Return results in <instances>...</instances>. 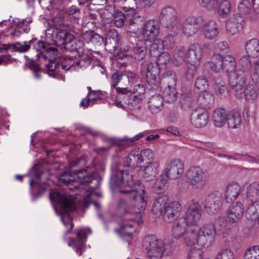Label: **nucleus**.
I'll use <instances>...</instances> for the list:
<instances>
[{
    "instance_id": "13d9d810",
    "label": "nucleus",
    "mask_w": 259,
    "mask_h": 259,
    "mask_svg": "<svg viewBox=\"0 0 259 259\" xmlns=\"http://www.w3.org/2000/svg\"><path fill=\"white\" fill-rule=\"evenodd\" d=\"M124 6L122 8V10L128 15L137 16L135 11L136 6V0H124Z\"/></svg>"
},
{
    "instance_id": "5701e85b",
    "label": "nucleus",
    "mask_w": 259,
    "mask_h": 259,
    "mask_svg": "<svg viewBox=\"0 0 259 259\" xmlns=\"http://www.w3.org/2000/svg\"><path fill=\"white\" fill-rule=\"evenodd\" d=\"M79 35L85 42L91 44L92 46L96 48L101 46L104 41L103 36L97 33L94 30L79 32Z\"/></svg>"
},
{
    "instance_id": "f704fd0d",
    "label": "nucleus",
    "mask_w": 259,
    "mask_h": 259,
    "mask_svg": "<svg viewBox=\"0 0 259 259\" xmlns=\"http://www.w3.org/2000/svg\"><path fill=\"white\" fill-rule=\"evenodd\" d=\"M195 105V102L188 93L181 94L178 102L179 107L184 111H189L192 109Z\"/></svg>"
},
{
    "instance_id": "9d476101",
    "label": "nucleus",
    "mask_w": 259,
    "mask_h": 259,
    "mask_svg": "<svg viewBox=\"0 0 259 259\" xmlns=\"http://www.w3.org/2000/svg\"><path fill=\"white\" fill-rule=\"evenodd\" d=\"M209 178L208 171L199 166H192L187 173V179L189 184L194 188L201 189L206 184Z\"/></svg>"
},
{
    "instance_id": "4be33fe9",
    "label": "nucleus",
    "mask_w": 259,
    "mask_h": 259,
    "mask_svg": "<svg viewBox=\"0 0 259 259\" xmlns=\"http://www.w3.org/2000/svg\"><path fill=\"white\" fill-rule=\"evenodd\" d=\"M243 18L239 14L232 16L226 22V30L228 34L234 35L242 29Z\"/></svg>"
},
{
    "instance_id": "6ab92c4d",
    "label": "nucleus",
    "mask_w": 259,
    "mask_h": 259,
    "mask_svg": "<svg viewBox=\"0 0 259 259\" xmlns=\"http://www.w3.org/2000/svg\"><path fill=\"white\" fill-rule=\"evenodd\" d=\"M114 15L115 25L121 28L124 24L132 25L137 22L138 19L141 18L140 16H134V15H128L126 12L117 10Z\"/></svg>"
},
{
    "instance_id": "c756f323",
    "label": "nucleus",
    "mask_w": 259,
    "mask_h": 259,
    "mask_svg": "<svg viewBox=\"0 0 259 259\" xmlns=\"http://www.w3.org/2000/svg\"><path fill=\"white\" fill-rule=\"evenodd\" d=\"M218 33V25L215 21L210 20L204 24L203 34L206 38L212 39L217 37Z\"/></svg>"
},
{
    "instance_id": "e433bc0d",
    "label": "nucleus",
    "mask_w": 259,
    "mask_h": 259,
    "mask_svg": "<svg viewBox=\"0 0 259 259\" xmlns=\"http://www.w3.org/2000/svg\"><path fill=\"white\" fill-rule=\"evenodd\" d=\"M247 55L250 57L255 58L259 56V40L256 38L247 41L245 45Z\"/></svg>"
},
{
    "instance_id": "393cba45",
    "label": "nucleus",
    "mask_w": 259,
    "mask_h": 259,
    "mask_svg": "<svg viewBox=\"0 0 259 259\" xmlns=\"http://www.w3.org/2000/svg\"><path fill=\"white\" fill-rule=\"evenodd\" d=\"M120 40V35L116 31L107 33L105 40V49L110 53H113L118 47Z\"/></svg>"
},
{
    "instance_id": "72a5a7b5",
    "label": "nucleus",
    "mask_w": 259,
    "mask_h": 259,
    "mask_svg": "<svg viewBox=\"0 0 259 259\" xmlns=\"http://www.w3.org/2000/svg\"><path fill=\"white\" fill-rule=\"evenodd\" d=\"M163 104V99L160 95L152 96L149 99L148 108L152 114L159 112Z\"/></svg>"
},
{
    "instance_id": "2f4dec72",
    "label": "nucleus",
    "mask_w": 259,
    "mask_h": 259,
    "mask_svg": "<svg viewBox=\"0 0 259 259\" xmlns=\"http://www.w3.org/2000/svg\"><path fill=\"white\" fill-rule=\"evenodd\" d=\"M147 42L143 40H138L134 47V58L138 61H142L147 54Z\"/></svg>"
},
{
    "instance_id": "864d4df0",
    "label": "nucleus",
    "mask_w": 259,
    "mask_h": 259,
    "mask_svg": "<svg viewBox=\"0 0 259 259\" xmlns=\"http://www.w3.org/2000/svg\"><path fill=\"white\" fill-rule=\"evenodd\" d=\"M197 232L194 229L187 230L185 234V240L188 245H193L197 243Z\"/></svg>"
},
{
    "instance_id": "6e6d98bb",
    "label": "nucleus",
    "mask_w": 259,
    "mask_h": 259,
    "mask_svg": "<svg viewBox=\"0 0 259 259\" xmlns=\"http://www.w3.org/2000/svg\"><path fill=\"white\" fill-rule=\"evenodd\" d=\"M223 241L228 244V246L230 248L229 249L233 248L236 250L239 248L242 242L241 238L237 236L233 238L231 237L230 239H226V237L224 236Z\"/></svg>"
},
{
    "instance_id": "c9c22d12",
    "label": "nucleus",
    "mask_w": 259,
    "mask_h": 259,
    "mask_svg": "<svg viewBox=\"0 0 259 259\" xmlns=\"http://www.w3.org/2000/svg\"><path fill=\"white\" fill-rule=\"evenodd\" d=\"M89 93L86 97L82 100L80 105L84 108H87L90 105L91 101L95 102L98 99H101L100 95L102 94L101 91L92 90L91 87H88Z\"/></svg>"
},
{
    "instance_id": "4468645a",
    "label": "nucleus",
    "mask_w": 259,
    "mask_h": 259,
    "mask_svg": "<svg viewBox=\"0 0 259 259\" xmlns=\"http://www.w3.org/2000/svg\"><path fill=\"white\" fill-rule=\"evenodd\" d=\"M201 210L198 203L190 204L185 212L184 219L187 226H196L201 216Z\"/></svg>"
},
{
    "instance_id": "5fc2aeb1",
    "label": "nucleus",
    "mask_w": 259,
    "mask_h": 259,
    "mask_svg": "<svg viewBox=\"0 0 259 259\" xmlns=\"http://www.w3.org/2000/svg\"><path fill=\"white\" fill-rule=\"evenodd\" d=\"M199 65L188 64L184 72V77L188 80H192L196 75L197 68Z\"/></svg>"
},
{
    "instance_id": "0e129e2a",
    "label": "nucleus",
    "mask_w": 259,
    "mask_h": 259,
    "mask_svg": "<svg viewBox=\"0 0 259 259\" xmlns=\"http://www.w3.org/2000/svg\"><path fill=\"white\" fill-rule=\"evenodd\" d=\"M244 259H259V246H254L248 249Z\"/></svg>"
},
{
    "instance_id": "69168bd1",
    "label": "nucleus",
    "mask_w": 259,
    "mask_h": 259,
    "mask_svg": "<svg viewBox=\"0 0 259 259\" xmlns=\"http://www.w3.org/2000/svg\"><path fill=\"white\" fill-rule=\"evenodd\" d=\"M251 7L249 0H242L238 5V10L242 14L247 15L250 13Z\"/></svg>"
},
{
    "instance_id": "c03bdc74",
    "label": "nucleus",
    "mask_w": 259,
    "mask_h": 259,
    "mask_svg": "<svg viewBox=\"0 0 259 259\" xmlns=\"http://www.w3.org/2000/svg\"><path fill=\"white\" fill-rule=\"evenodd\" d=\"M169 180L162 174L157 179L154 183L153 189L155 193L160 194L167 188V180Z\"/></svg>"
},
{
    "instance_id": "412c9836",
    "label": "nucleus",
    "mask_w": 259,
    "mask_h": 259,
    "mask_svg": "<svg viewBox=\"0 0 259 259\" xmlns=\"http://www.w3.org/2000/svg\"><path fill=\"white\" fill-rule=\"evenodd\" d=\"M227 211L228 221L231 223H237L243 216L244 207L240 201L231 203Z\"/></svg>"
},
{
    "instance_id": "09e8293b",
    "label": "nucleus",
    "mask_w": 259,
    "mask_h": 259,
    "mask_svg": "<svg viewBox=\"0 0 259 259\" xmlns=\"http://www.w3.org/2000/svg\"><path fill=\"white\" fill-rule=\"evenodd\" d=\"M199 99L201 102V104L207 108H209L214 103L213 95L207 91L201 92Z\"/></svg>"
},
{
    "instance_id": "7c9ffc66",
    "label": "nucleus",
    "mask_w": 259,
    "mask_h": 259,
    "mask_svg": "<svg viewBox=\"0 0 259 259\" xmlns=\"http://www.w3.org/2000/svg\"><path fill=\"white\" fill-rule=\"evenodd\" d=\"M83 40H80L75 39L73 35V38L65 46V49L66 51L73 52L75 51L78 56L80 57L84 51Z\"/></svg>"
},
{
    "instance_id": "e2e57ef3",
    "label": "nucleus",
    "mask_w": 259,
    "mask_h": 259,
    "mask_svg": "<svg viewBox=\"0 0 259 259\" xmlns=\"http://www.w3.org/2000/svg\"><path fill=\"white\" fill-rule=\"evenodd\" d=\"M250 56L248 55L242 56L239 60V64L241 67L242 71L248 72L251 68V63L250 59Z\"/></svg>"
},
{
    "instance_id": "338daca9",
    "label": "nucleus",
    "mask_w": 259,
    "mask_h": 259,
    "mask_svg": "<svg viewBox=\"0 0 259 259\" xmlns=\"http://www.w3.org/2000/svg\"><path fill=\"white\" fill-rule=\"evenodd\" d=\"M66 13L75 21H78L80 16V10L75 6H72L69 8L66 11Z\"/></svg>"
},
{
    "instance_id": "f3484780",
    "label": "nucleus",
    "mask_w": 259,
    "mask_h": 259,
    "mask_svg": "<svg viewBox=\"0 0 259 259\" xmlns=\"http://www.w3.org/2000/svg\"><path fill=\"white\" fill-rule=\"evenodd\" d=\"M184 171L183 163L180 159H174L164 170V176L169 180H175L182 175Z\"/></svg>"
},
{
    "instance_id": "c85d7f7f",
    "label": "nucleus",
    "mask_w": 259,
    "mask_h": 259,
    "mask_svg": "<svg viewBox=\"0 0 259 259\" xmlns=\"http://www.w3.org/2000/svg\"><path fill=\"white\" fill-rule=\"evenodd\" d=\"M224 57L221 54H214L211 57V60L207 62L205 65L212 71L217 73L223 70Z\"/></svg>"
},
{
    "instance_id": "ea45409f",
    "label": "nucleus",
    "mask_w": 259,
    "mask_h": 259,
    "mask_svg": "<svg viewBox=\"0 0 259 259\" xmlns=\"http://www.w3.org/2000/svg\"><path fill=\"white\" fill-rule=\"evenodd\" d=\"M141 72L142 74H160V68L156 64L155 66L149 61H144L141 65Z\"/></svg>"
},
{
    "instance_id": "a18cd8bd",
    "label": "nucleus",
    "mask_w": 259,
    "mask_h": 259,
    "mask_svg": "<svg viewBox=\"0 0 259 259\" xmlns=\"http://www.w3.org/2000/svg\"><path fill=\"white\" fill-rule=\"evenodd\" d=\"M160 74H149L146 76L147 88L150 90H156L160 84Z\"/></svg>"
},
{
    "instance_id": "603ef678",
    "label": "nucleus",
    "mask_w": 259,
    "mask_h": 259,
    "mask_svg": "<svg viewBox=\"0 0 259 259\" xmlns=\"http://www.w3.org/2000/svg\"><path fill=\"white\" fill-rule=\"evenodd\" d=\"M156 40L159 42L157 43L154 41L152 43L150 46L149 51V56L154 58H157L162 54L163 53L162 52L163 48H164L161 44L160 43V41L158 39Z\"/></svg>"
},
{
    "instance_id": "aec40b11",
    "label": "nucleus",
    "mask_w": 259,
    "mask_h": 259,
    "mask_svg": "<svg viewBox=\"0 0 259 259\" xmlns=\"http://www.w3.org/2000/svg\"><path fill=\"white\" fill-rule=\"evenodd\" d=\"M140 170L143 171V178L147 182L153 180L158 173L159 162L148 161L141 164Z\"/></svg>"
},
{
    "instance_id": "79ce46f5",
    "label": "nucleus",
    "mask_w": 259,
    "mask_h": 259,
    "mask_svg": "<svg viewBox=\"0 0 259 259\" xmlns=\"http://www.w3.org/2000/svg\"><path fill=\"white\" fill-rule=\"evenodd\" d=\"M231 9V5L228 0H223L220 2L218 1V6L217 10L219 16L222 18H226L229 15Z\"/></svg>"
},
{
    "instance_id": "49530a36",
    "label": "nucleus",
    "mask_w": 259,
    "mask_h": 259,
    "mask_svg": "<svg viewBox=\"0 0 259 259\" xmlns=\"http://www.w3.org/2000/svg\"><path fill=\"white\" fill-rule=\"evenodd\" d=\"M236 64L235 59L231 56L228 55L224 57L223 70L228 73H235Z\"/></svg>"
},
{
    "instance_id": "cd10ccee",
    "label": "nucleus",
    "mask_w": 259,
    "mask_h": 259,
    "mask_svg": "<svg viewBox=\"0 0 259 259\" xmlns=\"http://www.w3.org/2000/svg\"><path fill=\"white\" fill-rule=\"evenodd\" d=\"M228 111L224 108H218L214 110L212 115V120L215 126L223 127L227 119Z\"/></svg>"
},
{
    "instance_id": "680f3d73",
    "label": "nucleus",
    "mask_w": 259,
    "mask_h": 259,
    "mask_svg": "<svg viewBox=\"0 0 259 259\" xmlns=\"http://www.w3.org/2000/svg\"><path fill=\"white\" fill-rule=\"evenodd\" d=\"M186 232L184 226L179 222H177L172 227V234L177 239L180 238Z\"/></svg>"
},
{
    "instance_id": "de8ad7c7",
    "label": "nucleus",
    "mask_w": 259,
    "mask_h": 259,
    "mask_svg": "<svg viewBox=\"0 0 259 259\" xmlns=\"http://www.w3.org/2000/svg\"><path fill=\"white\" fill-rule=\"evenodd\" d=\"M214 240V238L211 236L202 234L199 232H197V244L201 247H209L212 244Z\"/></svg>"
},
{
    "instance_id": "39448f33",
    "label": "nucleus",
    "mask_w": 259,
    "mask_h": 259,
    "mask_svg": "<svg viewBox=\"0 0 259 259\" xmlns=\"http://www.w3.org/2000/svg\"><path fill=\"white\" fill-rule=\"evenodd\" d=\"M49 198L57 213L61 217V221L64 225H70L69 229L67 231V233H69L73 225L72 218L69 212L75 210V202L68 197L64 191L57 189L51 190Z\"/></svg>"
},
{
    "instance_id": "9b49d317",
    "label": "nucleus",
    "mask_w": 259,
    "mask_h": 259,
    "mask_svg": "<svg viewBox=\"0 0 259 259\" xmlns=\"http://www.w3.org/2000/svg\"><path fill=\"white\" fill-rule=\"evenodd\" d=\"M222 194L219 191H214L206 197L204 205L205 210L209 214H214L221 208L223 203Z\"/></svg>"
},
{
    "instance_id": "3c124183",
    "label": "nucleus",
    "mask_w": 259,
    "mask_h": 259,
    "mask_svg": "<svg viewBox=\"0 0 259 259\" xmlns=\"http://www.w3.org/2000/svg\"><path fill=\"white\" fill-rule=\"evenodd\" d=\"M105 141L109 144L108 146L106 147H101L99 148V150L101 151H108L112 146H118V147H124L123 144V140L121 139H117L115 138H109L106 139Z\"/></svg>"
},
{
    "instance_id": "0eeeda50",
    "label": "nucleus",
    "mask_w": 259,
    "mask_h": 259,
    "mask_svg": "<svg viewBox=\"0 0 259 259\" xmlns=\"http://www.w3.org/2000/svg\"><path fill=\"white\" fill-rule=\"evenodd\" d=\"M143 247L147 250L148 259H162L164 251L173 247V241L169 244L167 240L163 242L155 235H148L143 239Z\"/></svg>"
},
{
    "instance_id": "f257e3e1",
    "label": "nucleus",
    "mask_w": 259,
    "mask_h": 259,
    "mask_svg": "<svg viewBox=\"0 0 259 259\" xmlns=\"http://www.w3.org/2000/svg\"><path fill=\"white\" fill-rule=\"evenodd\" d=\"M35 47L38 52L36 60H30L28 66L37 78L41 77L38 72L40 71V65L42 64H44L48 74L56 77L60 65L62 69L67 71L75 63L72 58L62 56L59 53L57 48L51 46L50 43L46 41H39Z\"/></svg>"
},
{
    "instance_id": "bf43d9fd",
    "label": "nucleus",
    "mask_w": 259,
    "mask_h": 259,
    "mask_svg": "<svg viewBox=\"0 0 259 259\" xmlns=\"http://www.w3.org/2000/svg\"><path fill=\"white\" fill-rule=\"evenodd\" d=\"M140 155L142 157V164L145 163L148 161H157L154 158V154L153 151L150 149H145L141 151Z\"/></svg>"
},
{
    "instance_id": "a19ab883",
    "label": "nucleus",
    "mask_w": 259,
    "mask_h": 259,
    "mask_svg": "<svg viewBox=\"0 0 259 259\" xmlns=\"http://www.w3.org/2000/svg\"><path fill=\"white\" fill-rule=\"evenodd\" d=\"M244 95L246 101L254 100L258 95V88L254 84H248L244 90Z\"/></svg>"
},
{
    "instance_id": "7ed1b4c3",
    "label": "nucleus",
    "mask_w": 259,
    "mask_h": 259,
    "mask_svg": "<svg viewBox=\"0 0 259 259\" xmlns=\"http://www.w3.org/2000/svg\"><path fill=\"white\" fill-rule=\"evenodd\" d=\"M125 190H120V193L127 196L129 200L133 201V206L132 207L129 202L124 199L119 200L117 205V212L118 214L122 217L126 215H133L141 213L145 210L147 202L145 198L146 193L144 188L141 187L125 186Z\"/></svg>"
},
{
    "instance_id": "a211bd4d",
    "label": "nucleus",
    "mask_w": 259,
    "mask_h": 259,
    "mask_svg": "<svg viewBox=\"0 0 259 259\" xmlns=\"http://www.w3.org/2000/svg\"><path fill=\"white\" fill-rule=\"evenodd\" d=\"M67 31L66 29L56 28L55 33L56 42L59 45H63L65 48L66 44L72 40L73 34L79 35L80 31L78 29L69 28Z\"/></svg>"
},
{
    "instance_id": "20e7f679",
    "label": "nucleus",
    "mask_w": 259,
    "mask_h": 259,
    "mask_svg": "<svg viewBox=\"0 0 259 259\" xmlns=\"http://www.w3.org/2000/svg\"><path fill=\"white\" fill-rule=\"evenodd\" d=\"M73 172L76 175L75 177L67 171L59 174L58 176L59 183L61 185H68L76 182L80 186L89 187L91 193L94 192L99 186L100 177L97 171L94 170L89 172L87 168H79L73 170Z\"/></svg>"
},
{
    "instance_id": "052dcab7",
    "label": "nucleus",
    "mask_w": 259,
    "mask_h": 259,
    "mask_svg": "<svg viewBox=\"0 0 259 259\" xmlns=\"http://www.w3.org/2000/svg\"><path fill=\"white\" fill-rule=\"evenodd\" d=\"M208 83L206 78L202 76H198L195 82V88L200 92L206 91Z\"/></svg>"
},
{
    "instance_id": "2eb2a0df",
    "label": "nucleus",
    "mask_w": 259,
    "mask_h": 259,
    "mask_svg": "<svg viewBox=\"0 0 259 259\" xmlns=\"http://www.w3.org/2000/svg\"><path fill=\"white\" fill-rule=\"evenodd\" d=\"M142 33L146 42L155 41L159 33V28L154 20H148L144 24Z\"/></svg>"
},
{
    "instance_id": "4c0bfd02",
    "label": "nucleus",
    "mask_w": 259,
    "mask_h": 259,
    "mask_svg": "<svg viewBox=\"0 0 259 259\" xmlns=\"http://www.w3.org/2000/svg\"><path fill=\"white\" fill-rule=\"evenodd\" d=\"M77 238H72L71 243L74 245L77 252H82V248L85 245V241L87 238L85 230H79L76 234Z\"/></svg>"
},
{
    "instance_id": "6e6552de",
    "label": "nucleus",
    "mask_w": 259,
    "mask_h": 259,
    "mask_svg": "<svg viewBox=\"0 0 259 259\" xmlns=\"http://www.w3.org/2000/svg\"><path fill=\"white\" fill-rule=\"evenodd\" d=\"M29 173L32 176V178L29 180L30 193L32 199L35 200L42 196L50 185L47 182L40 181L43 171L39 164H35L31 168Z\"/></svg>"
},
{
    "instance_id": "f8f14e48",
    "label": "nucleus",
    "mask_w": 259,
    "mask_h": 259,
    "mask_svg": "<svg viewBox=\"0 0 259 259\" xmlns=\"http://www.w3.org/2000/svg\"><path fill=\"white\" fill-rule=\"evenodd\" d=\"M159 21L161 25L165 28H172L177 23V13L174 9L168 7L162 9Z\"/></svg>"
},
{
    "instance_id": "8fccbe9b",
    "label": "nucleus",
    "mask_w": 259,
    "mask_h": 259,
    "mask_svg": "<svg viewBox=\"0 0 259 259\" xmlns=\"http://www.w3.org/2000/svg\"><path fill=\"white\" fill-rule=\"evenodd\" d=\"M198 232L202 234L211 236L214 238L216 234V229L213 223H208L201 227Z\"/></svg>"
},
{
    "instance_id": "473e14b6",
    "label": "nucleus",
    "mask_w": 259,
    "mask_h": 259,
    "mask_svg": "<svg viewBox=\"0 0 259 259\" xmlns=\"http://www.w3.org/2000/svg\"><path fill=\"white\" fill-rule=\"evenodd\" d=\"M169 79H173L174 84L171 87L168 84L167 88H165L163 96L166 102L172 103L176 100L179 94L176 92V88L173 87L176 84V79H175V77H170Z\"/></svg>"
},
{
    "instance_id": "58836bf2",
    "label": "nucleus",
    "mask_w": 259,
    "mask_h": 259,
    "mask_svg": "<svg viewBox=\"0 0 259 259\" xmlns=\"http://www.w3.org/2000/svg\"><path fill=\"white\" fill-rule=\"evenodd\" d=\"M226 122L230 128H236L240 126L241 123V117L240 114L235 111L228 112Z\"/></svg>"
},
{
    "instance_id": "1a4fd4ad",
    "label": "nucleus",
    "mask_w": 259,
    "mask_h": 259,
    "mask_svg": "<svg viewBox=\"0 0 259 259\" xmlns=\"http://www.w3.org/2000/svg\"><path fill=\"white\" fill-rule=\"evenodd\" d=\"M246 198L252 203L245 211L246 218L250 221L259 220V182L250 184L247 189Z\"/></svg>"
},
{
    "instance_id": "f03ea898",
    "label": "nucleus",
    "mask_w": 259,
    "mask_h": 259,
    "mask_svg": "<svg viewBox=\"0 0 259 259\" xmlns=\"http://www.w3.org/2000/svg\"><path fill=\"white\" fill-rule=\"evenodd\" d=\"M142 157L140 154L132 151L126 157V163L118 160L111 166V175L110 185L113 187L132 186L145 188L140 180H135L132 174L130 172V167H139L140 168Z\"/></svg>"
},
{
    "instance_id": "bb28decb",
    "label": "nucleus",
    "mask_w": 259,
    "mask_h": 259,
    "mask_svg": "<svg viewBox=\"0 0 259 259\" xmlns=\"http://www.w3.org/2000/svg\"><path fill=\"white\" fill-rule=\"evenodd\" d=\"M241 191V187L236 183L229 184L226 188L224 198L227 203H231L236 199Z\"/></svg>"
},
{
    "instance_id": "ddd939ff",
    "label": "nucleus",
    "mask_w": 259,
    "mask_h": 259,
    "mask_svg": "<svg viewBox=\"0 0 259 259\" xmlns=\"http://www.w3.org/2000/svg\"><path fill=\"white\" fill-rule=\"evenodd\" d=\"M201 16H189L183 23V32L187 36H192L198 31L200 24L203 21Z\"/></svg>"
},
{
    "instance_id": "774afa93",
    "label": "nucleus",
    "mask_w": 259,
    "mask_h": 259,
    "mask_svg": "<svg viewBox=\"0 0 259 259\" xmlns=\"http://www.w3.org/2000/svg\"><path fill=\"white\" fill-rule=\"evenodd\" d=\"M201 6L208 10H217L218 6V0H199Z\"/></svg>"
},
{
    "instance_id": "4d7b16f0",
    "label": "nucleus",
    "mask_w": 259,
    "mask_h": 259,
    "mask_svg": "<svg viewBox=\"0 0 259 259\" xmlns=\"http://www.w3.org/2000/svg\"><path fill=\"white\" fill-rule=\"evenodd\" d=\"M120 227L114 229V231L117 233L121 238L126 239H131L133 237V233L125 231V229L127 228H133V226L130 224H124L120 223Z\"/></svg>"
},
{
    "instance_id": "37998d69",
    "label": "nucleus",
    "mask_w": 259,
    "mask_h": 259,
    "mask_svg": "<svg viewBox=\"0 0 259 259\" xmlns=\"http://www.w3.org/2000/svg\"><path fill=\"white\" fill-rule=\"evenodd\" d=\"M132 93L133 101H135L136 104L141 102L145 98V88L144 85L140 83L135 85Z\"/></svg>"
},
{
    "instance_id": "423d86ee",
    "label": "nucleus",
    "mask_w": 259,
    "mask_h": 259,
    "mask_svg": "<svg viewBox=\"0 0 259 259\" xmlns=\"http://www.w3.org/2000/svg\"><path fill=\"white\" fill-rule=\"evenodd\" d=\"M168 200L167 195L159 196L153 204L151 212L156 217L162 216L164 222L170 223L178 218L182 208L178 201L168 203Z\"/></svg>"
},
{
    "instance_id": "b1692460",
    "label": "nucleus",
    "mask_w": 259,
    "mask_h": 259,
    "mask_svg": "<svg viewBox=\"0 0 259 259\" xmlns=\"http://www.w3.org/2000/svg\"><path fill=\"white\" fill-rule=\"evenodd\" d=\"M201 57L200 47L197 45H191L187 49L185 54V58L189 64L199 65Z\"/></svg>"
},
{
    "instance_id": "dca6fc26",
    "label": "nucleus",
    "mask_w": 259,
    "mask_h": 259,
    "mask_svg": "<svg viewBox=\"0 0 259 259\" xmlns=\"http://www.w3.org/2000/svg\"><path fill=\"white\" fill-rule=\"evenodd\" d=\"M209 115L203 108H196L192 110L191 114V122L196 127L205 126L208 123Z\"/></svg>"
},
{
    "instance_id": "a878e982",
    "label": "nucleus",
    "mask_w": 259,
    "mask_h": 259,
    "mask_svg": "<svg viewBox=\"0 0 259 259\" xmlns=\"http://www.w3.org/2000/svg\"><path fill=\"white\" fill-rule=\"evenodd\" d=\"M229 83L231 89L235 92L243 89L246 83V78L242 73L235 72L230 78Z\"/></svg>"
}]
</instances>
